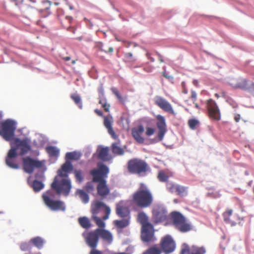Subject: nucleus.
Masks as SVG:
<instances>
[{"mask_svg": "<svg viewBox=\"0 0 254 254\" xmlns=\"http://www.w3.org/2000/svg\"><path fill=\"white\" fill-rule=\"evenodd\" d=\"M109 172L108 167L102 163L98 164L97 169H94L90 172V174L92 176V181L98 183L97 194L102 198H106L110 192L106 180Z\"/></svg>", "mask_w": 254, "mask_h": 254, "instance_id": "obj_1", "label": "nucleus"}, {"mask_svg": "<svg viewBox=\"0 0 254 254\" xmlns=\"http://www.w3.org/2000/svg\"><path fill=\"white\" fill-rule=\"evenodd\" d=\"M134 204L140 208L150 207L153 202V196L147 187L141 183L138 190L132 195Z\"/></svg>", "mask_w": 254, "mask_h": 254, "instance_id": "obj_2", "label": "nucleus"}, {"mask_svg": "<svg viewBox=\"0 0 254 254\" xmlns=\"http://www.w3.org/2000/svg\"><path fill=\"white\" fill-rule=\"evenodd\" d=\"M58 176L55 177L54 181L51 184V188L58 194H63L67 196L69 195L72 187L70 181L66 178H63L60 180Z\"/></svg>", "mask_w": 254, "mask_h": 254, "instance_id": "obj_3", "label": "nucleus"}, {"mask_svg": "<svg viewBox=\"0 0 254 254\" xmlns=\"http://www.w3.org/2000/svg\"><path fill=\"white\" fill-rule=\"evenodd\" d=\"M16 123L13 121L6 120L0 122V135L6 141H11L14 138Z\"/></svg>", "mask_w": 254, "mask_h": 254, "instance_id": "obj_4", "label": "nucleus"}, {"mask_svg": "<svg viewBox=\"0 0 254 254\" xmlns=\"http://www.w3.org/2000/svg\"><path fill=\"white\" fill-rule=\"evenodd\" d=\"M86 244L92 248L89 254H103V253L96 249L99 242V234L97 229L87 233H83Z\"/></svg>", "mask_w": 254, "mask_h": 254, "instance_id": "obj_5", "label": "nucleus"}, {"mask_svg": "<svg viewBox=\"0 0 254 254\" xmlns=\"http://www.w3.org/2000/svg\"><path fill=\"white\" fill-rule=\"evenodd\" d=\"M171 220L173 225L181 232L185 233L191 230V225L187 222L184 216L180 212H172Z\"/></svg>", "mask_w": 254, "mask_h": 254, "instance_id": "obj_6", "label": "nucleus"}, {"mask_svg": "<svg viewBox=\"0 0 254 254\" xmlns=\"http://www.w3.org/2000/svg\"><path fill=\"white\" fill-rule=\"evenodd\" d=\"M148 166L143 160L134 158L127 162V169L129 173L140 175L145 173L148 170Z\"/></svg>", "mask_w": 254, "mask_h": 254, "instance_id": "obj_7", "label": "nucleus"}, {"mask_svg": "<svg viewBox=\"0 0 254 254\" xmlns=\"http://www.w3.org/2000/svg\"><path fill=\"white\" fill-rule=\"evenodd\" d=\"M152 219L154 224L165 221L167 219V211L161 204L154 205L152 209Z\"/></svg>", "mask_w": 254, "mask_h": 254, "instance_id": "obj_8", "label": "nucleus"}, {"mask_svg": "<svg viewBox=\"0 0 254 254\" xmlns=\"http://www.w3.org/2000/svg\"><path fill=\"white\" fill-rule=\"evenodd\" d=\"M22 162L23 169L28 174H32L35 168H41L44 165L43 161L34 159L30 157L23 158Z\"/></svg>", "mask_w": 254, "mask_h": 254, "instance_id": "obj_9", "label": "nucleus"}, {"mask_svg": "<svg viewBox=\"0 0 254 254\" xmlns=\"http://www.w3.org/2000/svg\"><path fill=\"white\" fill-rule=\"evenodd\" d=\"M11 149H14L17 152L18 149L20 150L19 154L23 155L27 153L31 149L30 145L26 139L21 140L15 138L10 141Z\"/></svg>", "mask_w": 254, "mask_h": 254, "instance_id": "obj_10", "label": "nucleus"}, {"mask_svg": "<svg viewBox=\"0 0 254 254\" xmlns=\"http://www.w3.org/2000/svg\"><path fill=\"white\" fill-rule=\"evenodd\" d=\"M154 103L165 112L175 116L177 113L174 110L171 104L162 97L156 96L154 98Z\"/></svg>", "mask_w": 254, "mask_h": 254, "instance_id": "obj_11", "label": "nucleus"}, {"mask_svg": "<svg viewBox=\"0 0 254 254\" xmlns=\"http://www.w3.org/2000/svg\"><path fill=\"white\" fill-rule=\"evenodd\" d=\"M206 108L208 110L209 117L214 120L219 121L221 119L220 110L216 102L211 99L206 102Z\"/></svg>", "mask_w": 254, "mask_h": 254, "instance_id": "obj_12", "label": "nucleus"}, {"mask_svg": "<svg viewBox=\"0 0 254 254\" xmlns=\"http://www.w3.org/2000/svg\"><path fill=\"white\" fill-rule=\"evenodd\" d=\"M161 251L166 254L172 253L175 249V243L170 236L167 235L162 238L160 241Z\"/></svg>", "mask_w": 254, "mask_h": 254, "instance_id": "obj_13", "label": "nucleus"}, {"mask_svg": "<svg viewBox=\"0 0 254 254\" xmlns=\"http://www.w3.org/2000/svg\"><path fill=\"white\" fill-rule=\"evenodd\" d=\"M156 119L157 120L156 124L158 129L157 137L159 141H162L167 131L166 120L165 117L161 115H157Z\"/></svg>", "mask_w": 254, "mask_h": 254, "instance_id": "obj_14", "label": "nucleus"}, {"mask_svg": "<svg viewBox=\"0 0 254 254\" xmlns=\"http://www.w3.org/2000/svg\"><path fill=\"white\" fill-rule=\"evenodd\" d=\"M102 208L105 209V215L103 216V219L107 220L109 218L111 210L109 206L101 201L96 200L92 202L91 204V212L93 215H96Z\"/></svg>", "mask_w": 254, "mask_h": 254, "instance_id": "obj_15", "label": "nucleus"}, {"mask_svg": "<svg viewBox=\"0 0 254 254\" xmlns=\"http://www.w3.org/2000/svg\"><path fill=\"white\" fill-rule=\"evenodd\" d=\"M224 220L225 222L230 224L232 226H234L237 223H240L243 218L238 215V214L233 213L232 209L226 210L223 214Z\"/></svg>", "mask_w": 254, "mask_h": 254, "instance_id": "obj_16", "label": "nucleus"}, {"mask_svg": "<svg viewBox=\"0 0 254 254\" xmlns=\"http://www.w3.org/2000/svg\"><path fill=\"white\" fill-rule=\"evenodd\" d=\"M154 230L153 225L151 224H146L142 227L141 239L143 242H149L154 241Z\"/></svg>", "mask_w": 254, "mask_h": 254, "instance_id": "obj_17", "label": "nucleus"}, {"mask_svg": "<svg viewBox=\"0 0 254 254\" xmlns=\"http://www.w3.org/2000/svg\"><path fill=\"white\" fill-rule=\"evenodd\" d=\"M46 202L45 204L51 210L53 211H62L65 210V206L64 203L59 200H49L48 198H46Z\"/></svg>", "mask_w": 254, "mask_h": 254, "instance_id": "obj_18", "label": "nucleus"}, {"mask_svg": "<svg viewBox=\"0 0 254 254\" xmlns=\"http://www.w3.org/2000/svg\"><path fill=\"white\" fill-rule=\"evenodd\" d=\"M144 131V128L142 125H139L136 127H133L131 129L132 136L138 143L142 144L144 142V138L142 136Z\"/></svg>", "mask_w": 254, "mask_h": 254, "instance_id": "obj_19", "label": "nucleus"}, {"mask_svg": "<svg viewBox=\"0 0 254 254\" xmlns=\"http://www.w3.org/2000/svg\"><path fill=\"white\" fill-rule=\"evenodd\" d=\"M73 170V165L72 163L68 160H66L65 162L63 164L61 168L59 169L58 172V176L59 177H63L66 178L68 176V174Z\"/></svg>", "mask_w": 254, "mask_h": 254, "instance_id": "obj_20", "label": "nucleus"}, {"mask_svg": "<svg viewBox=\"0 0 254 254\" xmlns=\"http://www.w3.org/2000/svg\"><path fill=\"white\" fill-rule=\"evenodd\" d=\"M205 252V249L203 247L192 246L190 248L188 246L185 245L182 250L181 254H204Z\"/></svg>", "mask_w": 254, "mask_h": 254, "instance_id": "obj_21", "label": "nucleus"}, {"mask_svg": "<svg viewBox=\"0 0 254 254\" xmlns=\"http://www.w3.org/2000/svg\"><path fill=\"white\" fill-rule=\"evenodd\" d=\"M17 152H15L14 149H10L7 153L5 159L6 165L11 168L15 169H18V165L14 162V159L17 157Z\"/></svg>", "mask_w": 254, "mask_h": 254, "instance_id": "obj_22", "label": "nucleus"}, {"mask_svg": "<svg viewBox=\"0 0 254 254\" xmlns=\"http://www.w3.org/2000/svg\"><path fill=\"white\" fill-rule=\"evenodd\" d=\"M114 121L112 117H104V125L107 129L108 133L115 139L118 138V136L116 134L112 127V124Z\"/></svg>", "mask_w": 254, "mask_h": 254, "instance_id": "obj_23", "label": "nucleus"}, {"mask_svg": "<svg viewBox=\"0 0 254 254\" xmlns=\"http://www.w3.org/2000/svg\"><path fill=\"white\" fill-rule=\"evenodd\" d=\"M116 213L119 216L122 218H128V217H130V211L129 209L127 206L121 203L117 205Z\"/></svg>", "mask_w": 254, "mask_h": 254, "instance_id": "obj_24", "label": "nucleus"}, {"mask_svg": "<svg viewBox=\"0 0 254 254\" xmlns=\"http://www.w3.org/2000/svg\"><path fill=\"white\" fill-rule=\"evenodd\" d=\"M98 232L99 236L104 241L107 242L109 244H111L113 241V236L112 234L108 230L104 229H97Z\"/></svg>", "mask_w": 254, "mask_h": 254, "instance_id": "obj_25", "label": "nucleus"}, {"mask_svg": "<svg viewBox=\"0 0 254 254\" xmlns=\"http://www.w3.org/2000/svg\"><path fill=\"white\" fill-rule=\"evenodd\" d=\"M230 84L234 88L245 89L247 86V81L245 79H233Z\"/></svg>", "mask_w": 254, "mask_h": 254, "instance_id": "obj_26", "label": "nucleus"}, {"mask_svg": "<svg viewBox=\"0 0 254 254\" xmlns=\"http://www.w3.org/2000/svg\"><path fill=\"white\" fill-rule=\"evenodd\" d=\"M98 158L104 161H109L110 157L109 155V148L102 147L98 150Z\"/></svg>", "mask_w": 254, "mask_h": 254, "instance_id": "obj_27", "label": "nucleus"}, {"mask_svg": "<svg viewBox=\"0 0 254 254\" xmlns=\"http://www.w3.org/2000/svg\"><path fill=\"white\" fill-rule=\"evenodd\" d=\"M130 217L128 218H125L122 220H114L113 223L114 225L118 229H123L126 228L129 224Z\"/></svg>", "mask_w": 254, "mask_h": 254, "instance_id": "obj_28", "label": "nucleus"}, {"mask_svg": "<svg viewBox=\"0 0 254 254\" xmlns=\"http://www.w3.org/2000/svg\"><path fill=\"white\" fill-rule=\"evenodd\" d=\"M120 141L113 143L111 146L112 151L113 154L121 156L123 155L124 153V150L123 148L120 146Z\"/></svg>", "mask_w": 254, "mask_h": 254, "instance_id": "obj_29", "label": "nucleus"}, {"mask_svg": "<svg viewBox=\"0 0 254 254\" xmlns=\"http://www.w3.org/2000/svg\"><path fill=\"white\" fill-rule=\"evenodd\" d=\"M78 221L80 225L83 228L88 229L91 226L89 219L85 216L79 217L78 219Z\"/></svg>", "mask_w": 254, "mask_h": 254, "instance_id": "obj_30", "label": "nucleus"}, {"mask_svg": "<svg viewBox=\"0 0 254 254\" xmlns=\"http://www.w3.org/2000/svg\"><path fill=\"white\" fill-rule=\"evenodd\" d=\"M171 175H169V172L165 170H160L159 171L157 178L159 181L162 182H165L168 180L169 178Z\"/></svg>", "mask_w": 254, "mask_h": 254, "instance_id": "obj_31", "label": "nucleus"}, {"mask_svg": "<svg viewBox=\"0 0 254 254\" xmlns=\"http://www.w3.org/2000/svg\"><path fill=\"white\" fill-rule=\"evenodd\" d=\"M75 194L78 195L80 198L84 203L88 202L89 198L88 194L82 190H77Z\"/></svg>", "mask_w": 254, "mask_h": 254, "instance_id": "obj_32", "label": "nucleus"}, {"mask_svg": "<svg viewBox=\"0 0 254 254\" xmlns=\"http://www.w3.org/2000/svg\"><path fill=\"white\" fill-rule=\"evenodd\" d=\"M31 244L37 247L38 249H41L44 245V240L40 237H36L30 240Z\"/></svg>", "mask_w": 254, "mask_h": 254, "instance_id": "obj_33", "label": "nucleus"}, {"mask_svg": "<svg viewBox=\"0 0 254 254\" xmlns=\"http://www.w3.org/2000/svg\"><path fill=\"white\" fill-rule=\"evenodd\" d=\"M161 250L155 245L144 252L142 254H161Z\"/></svg>", "mask_w": 254, "mask_h": 254, "instance_id": "obj_34", "label": "nucleus"}, {"mask_svg": "<svg viewBox=\"0 0 254 254\" xmlns=\"http://www.w3.org/2000/svg\"><path fill=\"white\" fill-rule=\"evenodd\" d=\"M137 220L142 224V227H143L146 224H150L148 222V217L144 212H140L138 214Z\"/></svg>", "mask_w": 254, "mask_h": 254, "instance_id": "obj_35", "label": "nucleus"}, {"mask_svg": "<svg viewBox=\"0 0 254 254\" xmlns=\"http://www.w3.org/2000/svg\"><path fill=\"white\" fill-rule=\"evenodd\" d=\"M80 157V153L75 151L67 152L65 155V157L67 160H78L79 159Z\"/></svg>", "mask_w": 254, "mask_h": 254, "instance_id": "obj_36", "label": "nucleus"}, {"mask_svg": "<svg viewBox=\"0 0 254 254\" xmlns=\"http://www.w3.org/2000/svg\"><path fill=\"white\" fill-rule=\"evenodd\" d=\"M47 152L51 157H57L59 154V151L55 147L48 146L46 148Z\"/></svg>", "mask_w": 254, "mask_h": 254, "instance_id": "obj_37", "label": "nucleus"}, {"mask_svg": "<svg viewBox=\"0 0 254 254\" xmlns=\"http://www.w3.org/2000/svg\"><path fill=\"white\" fill-rule=\"evenodd\" d=\"M54 190H48L42 195V198L44 203L46 202V198H48L49 200H53L55 197V192Z\"/></svg>", "mask_w": 254, "mask_h": 254, "instance_id": "obj_38", "label": "nucleus"}, {"mask_svg": "<svg viewBox=\"0 0 254 254\" xmlns=\"http://www.w3.org/2000/svg\"><path fill=\"white\" fill-rule=\"evenodd\" d=\"M44 184L37 180H34L32 183V187L35 192L39 191L44 188Z\"/></svg>", "mask_w": 254, "mask_h": 254, "instance_id": "obj_39", "label": "nucleus"}, {"mask_svg": "<svg viewBox=\"0 0 254 254\" xmlns=\"http://www.w3.org/2000/svg\"><path fill=\"white\" fill-rule=\"evenodd\" d=\"M70 98L73 100L75 104L77 105L80 109H82V104L81 101L80 96L77 94H72L70 95Z\"/></svg>", "mask_w": 254, "mask_h": 254, "instance_id": "obj_40", "label": "nucleus"}, {"mask_svg": "<svg viewBox=\"0 0 254 254\" xmlns=\"http://www.w3.org/2000/svg\"><path fill=\"white\" fill-rule=\"evenodd\" d=\"M199 125V122L195 119H191L188 121V126L191 129H195Z\"/></svg>", "mask_w": 254, "mask_h": 254, "instance_id": "obj_41", "label": "nucleus"}, {"mask_svg": "<svg viewBox=\"0 0 254 254\" xmlns=\"http://www.w3.org/2000/svg\"><path fill=\"white\" fill-rule=\"evenodd\" d=\"M181 196H184L187 194V188L186 187L178 185L176 192Z\"/></svg>", "mask_w": 254, "mask_h": 254, "instance_id": "obj_42", "label": "nucleus"}, {"mask_svg": "<svg viewBox=\"0 0 254 254\" xmlns=\"http://www.w3.org/2000/svg\"><path fill=\"white\" fill-rule=\"evenodd\" d=\"M92 218L99 229H104L105 227V223L103 221V219L94 215L92 216Z\"/></svg>", "mask_w": 254, "mask_h": 254, "instance_id": "obj_43", "label": "nucleus"}, {"mask_svg": "<svg viewBox=\"0 0 254 254\" xmlns=\"http://www.w3.org/2000/svg\"><path fill=\"white\" fill-rule=\"evenodd\" d=\"M20 248L22 251H27L32 248V244L30 241L28 242H23L20 244Z\"/></svg>", "mask_w": 254, "mask_h": 254, "instance_id": "obj_44", "label": "nucleus"}, {"mask_svg": "<svg viewBox=\"0 0 254 254\" xmlns=\"http://www.w3.org/2000/svg\"><path fill=\"white\" fill-rule=\"evenodd\" d=\"M74 174L76 181L78 183H81L83 180V176L82 174L81 171L80 170H75L74 171Z\"/></svg>", "mask_w": 254, "mask_h": 254, "instance_id": "obj_45", "label": "nucleus"}, {"mask_svg": "<svg viewBox=\"0 0 254 254\" xmlns=\"http://www.w3.org/2000/svg\"><path fill=\"white\" fill-rule=\"evenodd\" d=\"M178 185L175 184L173 183H168L167 184V188L168 190L172 193H175Z\"/></svg>", "mask_w": 254, "mask_h": 254, "instance_id": "obj_46", "label": "nucleus"}, {"mask_svg": "<svg viewBox=\"0 0 254 254\" xmlns=\"http://www.w3.org/2000/svg\"><path fill=\"white\" fill-rule=\"evenodd\" d=\"M124 58L127 62H133L136 59L133 57L131 53H126L124 54Z\"/></svg>", "mask_w": 254, "mask_h": 254, "instance_id": "obj_47", "label": "nucleus"}, {"mask_svg": "<svg viewBox=\"0 0 254 254\" xmlns=\"http://www.w3.org/2000/svg\"><path fill=\"white\" fill-rule=\"evenodd\" d=\"M155 132V129L152 127H147L145 128V135L147 136L153 135Z\"/></svg>", "mask_w": 254, "mask_h": 254, "instance_id": "obj_48", "label": "nucleus"}, {"mask_svg": "<svg viewBox=\"0 0 254 254\" xmlns=\"http://www.w3.org/2000/svg\"><path fill=\"white\" fill-rule=\"evenodd\" d=\"M111 90L120 101L122 102L123 101V99L122 96L121 95V94H120L119 91L118 90V89L117 88H112Z\"/></svg>", "mask_w": 254, "mask_h": 254, "instance_id": "obj_49", "label": "nucleus"}, {"mask_svg": "<svg viewBox=\"0 0 254 254\" xmlns=\"http://www.w3.org/2000/svg\"><path fill=\"white\" fill-rule=\"evenodd\" d=\"M85 190L88 192L92 191L94 190V186L92 182H88L85 186Z\"/></svg>", "mask_w": 254, "mask_h": 254, "instance_id": "obj_50", "label": "nucleus"}, {"mask_svg": "<svg viewBox=\"0 0 254 254\" xmlns=\"http://www.w3.org/2000/svg\"><path fill=\"white\" fill-rule=\"evenodd\" d=\"M197 94L194 91L191 92V98L192 99L193 102L194 103L196 100Z\"/></svg>", "mask_w": 254, "mask_h": 254, "instance_id": "obj_51", "label": "nucleus"}, {"mask_svg": "<svg viewBox=\"0 0 254 254\" xmlns=\"http://www.w3.org/2000/svg\"><path fill=\"white\" fill-rule=\"evenodd\" d=\"M100 49H101V50H102V51H104L105 53H108V52H109V53H112V52H113V48H112V47L109 48V50H108V51L106 50L105 49H104L103 48V45H102V46H100Z\"/></svg>", "mask_w": 254, "mask_h": 254, "instance_id": "obj_52", "label": "nucleus"}, {"mask_svg": "<svg viewBox=\"0 0 254 254\" xmlns=\"http://www.w3.org/2000/svg\"><path fill=\"white\" fill-rule=\"evenodd\" d=\"M102 107L104 108V110L106 112H108L109 111L110 105V104H109L107 103L105 104L104 105H103V106H102Z\"/></svg>", "mask_w": 254, "mask_h": 254, "instance_id": "obj_53", "label": "nucleus"}, {"mask_svg": "<svg viewBox=\"0 0 254 254\" xmlns=\"http://www.w3.org/2000/svg\"><path fill=\"white\" fill-rule=\"evenodd\" d=\"M152 69H153L152 67H147L144 68V70L147 72H151L152 71Z\"/></svg>", "mask_w": 254, "mask_h": 254, "instance_id": "obj_54", "label": "nucleus"}, {"mask_svg": "<svg viewBox=\"0 0 254 254\" xmlns=\"http://www.w3.org/2000/svg\"><path fill=\"white\" fill-rule=\"evenodd\" d=\"M95 112L99 116H103V113L101 111L99 110L98 109H95Z\"/></svg>", "mask_w": 254, "mask_h": 254, "instance_id": "obj_55", "label": "nucleus"}, {"mask_svg": "<svg viewBox=\"0 0 254 254\" xmlns=\"http://www.w3.org/2000/svg\"><path fill=\"white\" fill-rule=\"evenodd\" d=\"M106 103H107V101L106 99H102L99 101V104H100L102 106Z\"/></svg>", "mask_w": 254, "mask_h": 254, "instance_id": "obj_56", "label": "nucleus"}, {"mask_svg": "<svg viewBox=\"0 0 254 254\" xmlns=\"http://www.w3.org/2000/svg\"><path fill=\"white\" fill-rule=\"evenodd\" d=\"M146 56L148 57V58L149 59H150V61L151 62H154V59L151 57L150 56V54L149 53H147L146 54Z\"/></svg>", "mask_w": 254, "mask_h": 254, "instance_id": "obj_57", "label": "nucleus"}, {"mask_svg": "<svg viewBox=\"0 0 254 254\" xmlns=\"http://www.w3.org/2000/svg\"><path fill=\"white\" fill-rule=\"evenodd\" d=\"M240 119V115H236L235 116V121L236 122H239Z\"/></svg>", "mask_w": 254, "mask_h": 254, "instance_id": "obj_58", "label": "nucleus"}, {"mask_svg": "<svg viewBox=\"0 0 254 254\" xmlns=\"http://www.w3.org/2000/svg\"><path fill=\"white\" fill-rule=\"evenodd\" d=\"M63 59L65 61H69L70 60V58L69 57H64L63 58Z\"/></svg>", "mask_w": 254, "mask_h": 254, "instance_id": "obj_59", "label": "nucleus"}, {"mask_svg": "<svg viewBox=\"0 0 254 254\" xmlns=\"http://www.w3.org/2000/svg\"><path fill=\"white\" fill-rule=\"evenodd\" d=\"M114 254H128L127 253H125V252H123V253H115Z\"/></svg>", "mask_w": 254, "mask_h": 254, "instance_id": "obj_60", "label": "nucleus"}, {"mask_svg": "<svg viewBox=\"0 0 254 254\" xmlns=\"http://www.w3.org/2000/svg\"><path fill=\"white\" fill-rule=\"evenodd\" d=\"M195 107L197 108V109H199V107L198 106V105L197 104V103H195Z\"/></svg>", "mask_w": 254, "mask_h": 254, "instance_id": "obj_61", "label": "nucleus"}, {"mask_svg": "<svg viewBox=\"0 0 254 254\" xmlns=\"http://www.w3.org/2000/svg\"><path fill=\"white\" fill-rule=\"evenodd\" d=\"M12 1L15 2L16 5H17V0H12Z\"/></svg>", "mask_w": 254, "mask_h": 254, "instance_id": "obj_62", "label": "nucleus"}, {"mask_svg": "<svg viewBox=\"0 0 254 254\" xmlns=\"http://www.w3.org/2000/svg\"><path fill=\"white\" fill-rule=\"evenodd\" d=\"M75 61H72V64H75Z\"/></svg>", "mask_w": 254, "mask_h": 254, "instance_id": "obj_63", "label": "nucleus"}, {"mask_svg": "<svg viewBox=\"0 0 254 254\" xmlns=\"http://www.w3.org/2000/svg\"><path fill=\"white\" fill-rule=\"evenodd\" d=\"M215 96L217 97H219V95H218V94H215Z\"/></svg>", "mask_w": 254, "mask_h": 254, "instance_id": "obj_64", "label": "nucleus"}]
</instances>
